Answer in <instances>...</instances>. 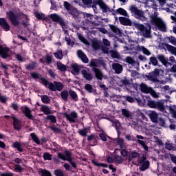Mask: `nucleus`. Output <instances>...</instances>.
Listing matches in <instances>:
<instances>
[{"label":"nucleus","instance_id":"nucleus-1","mask_svg":"<svg viewBox=\"0 0 176 176\" xmlns=\"http://www.w3.org/2000/svg\"><path fill=\"white\" fill-rule=\"evenodd\" d=\"M129 10L132 14H134L136 19L141 20V21H146V17H145V12L143 10L138 9V7L135 5H131L129 6Z\"/></svg>","mask_w":176,"mask_h":176},{"label":"nucleus","instance_id":"nucleus-2","mask_svg":"<svg viewBox=\"0 0 176 176\" xmlns=\"http://www.w3.org/2000/svg\"><path fill=\"white\" fill-rule=\"evenodd\" d=\"M133 27L140 31L144 38H151V25L146 27L144 24H140L138 23H134Z\"/></svg>","mask_w":176,"mask_h":176},{"label":"nucleus","instance_id":"nucleus-3","mask_svg":"<svg viewBox=\"0 0 176 176\" xmlns=\"http://www.w3.org/2000/svg\"><path fill=\"white\" fill-rule=\"evenodd\" d=\"M160 76V69L155 68L153 72L148 74L144 75V78H146L147 80L153 82V83H159L160 80L158 77Z\"/></svg>","mask_w":176,"mask_h":176},{"label":"nucleus","instance_id":"nucleus-4","mask_svg":"<svg viewBox=\"0 0 176 176\" xmlns=\"http://www.w3.org/2000/svg\"><path fill=\"white\" fill-rule=\"evenodd\" d=\"M6 16L13 27H18V25H20L19 14H16L14 12L10 10L6 12Z\"/></svg>","mask_w":176,"mask_h":176},{"label":"nucleus","instance_id":"nucleus-5","mask_svg":"<svg viewBox=\"0 0 176 176\" xmlns=\"http://www.w3.org/2000/svg\"><path fill=\"white\" fill-rule=\"evenodd\" d=\"M97 5L100 6V9H102L103 13H107L108 12H114L113 9L109 8L108 6L102 0H98L96 1L95 3H93L92 5V8L94 9V12L97 10Z\"/></svg>","mask_w":176,"mask_h":176},{"label":"nucleus","instance_id":"nucleus-6","mask_svg":"<svg viewBox=\"0 0 176 176\" xmlns=\"http://www.w3.org/2000/svg\"><path fill=\"white\" fill-rule=\"evenodd\" d=\"M63 6L65 9L67 10V12H68L69 14H71L72 16H73L74 19H76V17L79 16V12H78V9L75 8L74 6H72L71 3H69V2L64 1Z\"/></svg>","mask_w":176,"mask_h":176},{"label":"nucleus","instance_id":"nucleus-7","mask_svg":"<svg viewBox=\"0 0 176 176\" xmlns=\"http://www.w3.org/2000/svg\"><path fill=\"white\" fill-rule=\"evenodd\" d=\"M147 105H148V107H149V108H153L154 109H158V111H161V112H164V111L166 109L163 102H159V101L148 100Z\"/></svg>","mask_w":176,"mask_h":176},{"label":"nucleus","instance_id":"nucleus-8","mask_svg":"<svg viewBox=\"0 0 176 176\" xmlns=\"http://www.w3.org/2000/svg\"><path fill=\"white\" fill-rule=\"evenodd\" d=\"M138 164L140 165L139 169L140 171H145L148 170L151 166L149 160H146V155H143L138 160Z\"/></svg>","mask_w":176,"mask_h":176},{"label":"nucleus","instance_id":"nucleus-9","mask_svg":"<svg viewBox=\"0 0 176 176\" xmlns=\"http://www.w3.org/2000/svg\"><path fill=\"white\" fill-rule=\"evenodd\" d=\"M50 18L52 19V21H54V23H58V24H59L62 28L67 27V24L65 23V19L58 16V14L56 13L51 14L50 15Z\"/></svg>","mask_w":176,"mask_h":176},{"label":"nucleus","instance_id":"nucleus-10","mask_svg":"<svg viewBox=\"0 0 176 176\" xmlns=\"http://www.w3.org/2000/svg\"><path fill=\"white\" fill-rule=\"evenodd\" d=\"M10 52V48L8 47H3L0 44V57L3 60H12V56L9 52Z\"/></svg>","mask_w":176,"mask_h":176},{"label":"nucleus","instance_id":"nucleus-11","mask_svg":"<svg viewBox=\"0 0 176 176\" xmlns=\"http://www.w3.org/2000/svg\"><path fill=\"white\" fill-rule=\"evenodd\" d=\"M48 89L51 91H61L64 89V85H63V82L57 81H54V82H50Z\"/></svg>","mask_w":176,"mask_h":176},{"label":"nucleus","instance_id":"nucleus-12","mask_svg":"<svg viewBox=\"0 0 176 176\" xmlns=\"http://www.w3.org/2000/svg\"><path fill=\"white\" fill-rule=\"evenodd\" d=\"M58 157L61 159L62 160H67L69 162L70 164H72L74 162V160H72V153L68 150L65 151V155L63 154V153H58Z\"/></svg>","mask_w":176,"mask_h":176},{"label":"nucleus","instance_id":"nucleus-13","mask_svg":"<svg viewBox=\"0 0 176 176\" xmlns=\"http://www.w3.org/2000/svg\"><path fill=\"white\" fill-rule=\"evenodd\" d=\"M11 119L13 120L12 124L14 130H15V131H20L21 129H23V121H21V120H19L16 116H12Z\"/></svg>","mask_w":176,"mask_h":176},{"label":"nucleus","instance_id":"nucleus-14","mask_svg":"<svg viewBox=\"0 0 176 176\" xmlns=\"http://www.w3.org/2000/svg\"><path fill=\"white\" fill-rule=\"evenodd\" d=\"M63 116H65L70 123H75V119L78 118V113L75 111H72L70 114L65 112L63 113Z\"/></svg>","mask_w":176,"mask_h":176},{"label":"nucleus","instance_id":"nucleus-15","mask_svg":"<svg viewBox=\"0 0 176 176\" xmlns=\"http://www.w3.org/2000/svg\"><path fill=\"white\" fill-rule=\"evenodd\" d=\"M21 111L24 113L25 118L29 119L30 120H34V116H32V113L30 107L27 106H23L21 107Z\"/></svg>","mask_w":176,"mask_h":176},{"label":"nucleus","instance_id":"nucleus-16","mask_svg":"<svg viewBox=\"0 0 176 176\" xmlns=\"http://www.w3.org/2000/svg\"><path fill=\"white\" fill-rule=\"evenodd\" d=\"M0 27L3 31H6V32L10 31V25L6 18H0Z\"/></svg>","mask_w":176,"mask_h":176},{"label":"nucleus","instance_id":"nucleus-17","mask_svg":"<svg viewBox=\"0 0 176 176\" xmlns=\"http://www.w3.org/2000/svg\"><path fill=\"white\" fill-rule=\"evenodd\" d=\"M92 71L95 74V78H96L98 80H102V79H104V73H102V71H101V69L97 67H93Z\"/></svg>","mask_w":176,"mask_h":176},{"label":"nucleus","instance_id":"nucleus-18","mask_svg":"<svg viewBox=\"0 0 176 176\" xmlns=\"http://www.w3.org/2000/svg\"><path fill=\"white\" fill-rule=\"evenodd\" d=\"M77 55L78 58H80L84 64H87V63H89V58H87V56L85 54V52H83L82 50H77Z\"/></svg>","mask_w":176,"mask_h":176},{"label":"nucleus","instance_id":"nucleus-19","mask_svg":"<svg viewBox=\"0 0 176 176\" xmlns=\"http://www.w3.org/2000/svg\"><path fill=\"white\" fill-rule=\"evenodd\" d=\"M157 58L165 67H167V65H171V63H168V58H166L164 54H158L157 56Z\"/></svg>","mask_w":176,"mask_h":176},{"label":"nucleus","instance_id":"nucleus-20","mask_svg":"<svg viewBox=\"0 0 176 176\" xmlns=\"http://www.w3.org/2000/svg\"><path fill=\"white\" fill-rule=\"evenodd\" d=\"M112 68L115 71L116 74H119L123 72V66L120 63H114L112 64Z\"/></svg>","mask_w":176,"mask_h":176},{"label":"nucleus","instance_id":"nucleus-21","mask_svg":"<svg viewBox=\"0 0 176 176\" xmlns=\"http://www.w3.org/2000/svg\"><path fill=\"white\" fill-rule=\"evenodd\" d=\"M119 21L120 24H122V25H129V26L133 25V23L131 22V20L124 16H120Z\"/></svg>","mask_w":176,"mask_h":176},{"label":"nucleus","instance_id":"nucleus-22","mask_svg":"<svg viewBox=\"0 0 176 176\" xmlns=\"http://www.w3.org/2000/svg\"><path fill=\"white\" fill-rule=\"evenodd\" d=\"M148 116L153 123H157L159 116L157 115V113L156 111H149Z\"/></svg>","mask_w":176,"mask_h":176},{"label":"nucleus","instance_id":"nucleus-23","mask_svg":"<svg viewBox=\"0 0 176 176\" xmlns=\"http://www.w3.org/2000/svg\"><path fill=\"white\" fill-rule=\"evenodd\" d=\"M81 75H82L83 78H85L86 80H89V82L93 80V74L88 72L86 69H83L81 71Z\"/></svg>","mask_w":176,"mask_h":176},{"label":"nucleus","instance_id":"nucleus-24","mask_svg":"<svg viewBox=\"0 0 176 176\" xmlns=\"http://www.w3.org/2000/svg\"><path fill=\"white\" fill-rule=\"evenodd\" d=\"M68 97H69V91L67 89H63L60 92V98L65 101V102H68Z\"/></svg>","mask_w":176,"mask_h":176},{"label":"nucleus","instance_id":"nucleus-25","mask_svg":"<svg viewBox=\"0 0 176 176\" xmlns=\"http://www.w3.org/2000/svg\"><path fill=\"white\" fill-rule=\"evenodd\" d=\"M69 96L73 101H75V102H76L79 100V98L78 97V94H76V92L72 89L69 90Z\"/></svg>","mask_w":176,"mask_h":176},{"label":"nucleus","instance_id":"nucleus-26","mask_svg":"<svg viewBox=\"0 0 176 176\" xmlns=\"http://www.w3.org/2000/svg\"><path fill=\"white\" fill-rule=\"evenodd\" d=\"M116 14H121V16H127V11L122 8L117 9L116 12H113V16H116Z\"/></svg>","mask_w":176,"mask_h":176},{"label":"nucleus","instance_id":"nucleus-27","mask_svg":"<svg viewBox=\"0 0 176 176\" xmlns=\"http://www.w3.org/2000/svg\"><path fill=\"white\" fill-rule=\"evenodd\" d=\"M25 69H27L28 71H34V69L36 68V62L32 61V63L25 65Z\"/></svg>","mask_w":176,"mask_h":176},{"label":"nucleus","instance_id":"nucleus-28","mask_svg":"<svg viewBox=\"0 0 176 176\" xmlns=\"http://www.w3.org/2000/svg\"><path fill=\"white\" fill-rule=\"evenodd\" d=\"M40 111L41 112H43V113L45 115H48L49 116V115H50V113H52V111H50V108H49V107H47L45 104L41 105Z\"/></svg>","mask_w":176,"mask_h":176},{"label":"nucleus","instance_id":"nucleus-29","mask_svg":"<svg viewBox=\"0 0 176 176\" xmlns=\"http://www.w3.org/2000/svg\"><path fill=\"white\" fill-rule=\"evenodd\" d=\"M156 27H157V28L163 32H166V30H167V28L166 27V23L162 20L156 25Z\"/></svg>","mask_w":176,"mask_h":176},{"label":"nucleus","instance_id":"nucleus-30","mask_svg":"<svg viewBox=\"0 0 176 176\" xmlns=\"http://www.w3.org/2000/svg\"><path fill=\"white\" fill-rule=\"evenodd\" d=\"M22 16H23L25 20L22 21V25L24 27V28H27L30 25V17L24 14H22Z\"/></svg>","mask_w":176,"mask_h":176},{"label":"nucleus","instance_id":"nucleus-31","mask_svg":"<svg viewBox=\"0 0 176 176\" xmlns=\"http://www.w3.org/2000/svg\"><path fill=\"white\" fill-rule=\"evenodd\" d=\"M12 146L15 149H17L18 152H23V148H21V146H23V144H21L20 142H14L12 144Z\"/></svg>","mask_w":176,"mask_h":176},{"label":"nucleus","instance_id":"nucleus-32","mask_svg":"<svg viewBox=\"0 0 176 176\" xmlns=\"http://www.w3.org/2000/svg\"><path fill=\"white\" fill-rule=\"evenodd\" d=\"M30 137L35 144H37V145H41V140H39V138H38L35 133H30Z\"/></svg>","mask_w":176,"mask_h":176},{"label":"nucleus","instance_id":"nucleus-33","mask_svg":"<svg viewBox=\"0 0 176 176\" xmlns=\"http://www.w3.org/2000/svg\"><path fill=\"white\" fill-rule=\"evenodd\" d=\"M110 30L116 35H120L122 34L120 29L118 28V27L115 26V25H110Z\"/></svg>","mask_w":176,"mask_h":176},{"label":"nucleus","instance_id":"nucleus-34","mask_svg":"<svg viewBox=\"0 0 176 176\" xmlns=\"http://www.w3.org/2000/svg\"><path fill=\"white\" fill-rule=\"evenodd\" d=\"M71 67L73 69V72H74L76 75H78V74L80 72V67H79V65H78V64L73 63L71 65Z\"/></svg>","mask_w":176,"mask_h":176},{"label":"nucleus","instance_id":"nucleus-35","mask_svg":"<svg viewBox=\"0 0 176 176\" xmlns=\"http://www.w3.org/2000/svg\"><path fill=\"white\" fill-rule=\"evenodd\" d=\"M150 61L148 63V64H152V65H153L154 67H157L158 64H159V61L157 60V58L155 56H153L149 58Z\"/></svg>","mask_w":176,"mask_h":176},{"label":"nucleus","instance_id":"nucleus-36","mask_svg":"<svg viewBox=\"0 0 176 176\" xmlns=\"http://www.w3.org/2000/svg\"><path fill=\"white\" fill-rule=\"evenodd\" d=\"M151 21L152 23V24H155V25L158 23H160V21H162V19L159 17H157V16L156 15H151Z\"/></svg>","mask_w":176,"mask_h":176},{"label":"nucleus","instance_id":"nucleus-37","mask_svg":"<svg viewBox=\"0 0 176 176\" xmlns=\"http://www.w3.org/2000/svg\"><path fill=\"white\" fill-rule=\"evenodd\" d=\"M122 112V115H123V116H124L125 118H130L131 119V117L133 116V115H131V113H130V111L127 110L126 109H122L121 110Z\"/></svg>","mask_w":176,"mask_h":176},{"label":"nucleus","instance_id":"nucleus-38","mask_svg":"<svg viewBox=\"0 0 176 176\" xmlns=\"http://www.w3.org/2000/svg\"><path fill=\"white\" fill-rule=\"evenodd\" d=\"M41 101L43 104H50L52 100L47 95H43L41 96Z\"/></svg>","mask_w":176,"mask_h":176},{"label":"nucleus","instance_id":"nucleus-39","mask_svg":"<svg viewBox=\"0 0 176 176\" xmlns=\"http://www.w3.org/2000/svg\"><path fill=\"white\" fill-rule=\"evenodd\" d=\"M84 89L85 90H86V91H87V93H94V89L93 88V86H91V85L90 84H85Z\"/></svg>","mask_w":176,"mask_h":176},{"label":"nucleus","instance_id":"nucleus-40","mask_svg":"<svg viewBox=\"0 0 176 176\" xmlns=\"http://www.w3.org/2000/svg\"><path fill=\"white\" fill-rule=\"evenodd\" d=\"M54 56L58 60H62L63 57H64V55H63V51L60 50H58L56 52H54Z\"/></svg>","mask_w":176,"mask_h":176},{"label":"nucleus","instance_id":"nucleus-41","mask_svg":"<svg viewBox=\"0 0 176 176\" xmlns=\"http://www.w3.org/2000/svg\"><path fill=\"white\" fill-rule=\"evenodd\" d=\"M45 120H50V123H57V118H56V116L53 115L47 116Z\"/></svg>","mask_w":176,"mask_h":176},{"label":"nucleus","instance_id":"nucleus-42","mask_svg":"<svg viewBox=\"0 0 176 176\" xmlns=\"http://www.w3.org/2000/svg\"><path fill=\"white\" fill-rule=\"evenodd\" d=\"M110 54L113 58H120V54L116 50H111Z\"/></svg>","mask_w":176,"mask_h":176},{"label":"nucleus","instance_id":"nucleus-43","mask_svg":"<svg viewBox=\"0 0 176 176\" xmlns=\"http://www.w3.org/2000/svg\"><path fill=\"white\" fill-rule=\"evenodd\" d=\"M57 68L60 72H65L67 71V65L60 63L57 65Z\"/></svg>","mask_w":176,"mask_h":176},{"label":"nucleus","instance_id":"nucleus-44","mask_svg":"<svg viewBox=\"0 0 176 176\" xmlns=\"http://www.w3.org/2000/svg\"><path fill=\"white\" fill-rule=\"evenodd\" d=\"M156 123H157L161 127H166V120H164L163 118H158Z\"/></svg>","mask_w":176,"mask_h":176},{"label":"nucleus","instance_id":"nucleus-45","mask_svg":"<svg viewBox=\"0 0 176 176\" xmlns=\"http://www.w3.org/2000/svg\"><path fill=\"white\" fill-rule=\"evenodd\" d=\"M87 133H88L87 128H84L82 129L78 130V134H80V135H81V137H87Z\"/></svg>","mask_w":176,"mask_h":176},{"label":"nucleus","instance_id":"nucleus-46","mask_svg":"<svg viewBox=\"0 0 176 176\" xmlns=\"http://www.w3.org/2000/svg\"><path fill=\"white\" fill-rule=\"evenodd\" d=\"M165 47H166L168 52H170V53H174V51L175 50V47L173 46V45H170V44L168 43H166L165 44Z\"/></svg>","mask_w":176,"mask_h":176},{"label":"nucleus","instance_id":"nucleus-47","mask_svg":"<svg viewBox=\"0 0 176 176\" xmlns=\"http://www.w3.org/2000/svg\"><path fill=\"white\" fill-rule=\"evenodd\" d=\"M92 163H93V164H94V166H96L97 167H104V168L108 167L107 164L98 163V162H97V161L93 160Z\"/></svg>","mask_w":176,"mask_h":176},{"label":"nucleus","instance_id":"nucleus-48","mask_svg":"<svg viewBox=\"0 0 176 176\" xmlns=\"http://www.w3.org/2000/svg\"><path fill=\"white\" fill-rule=\"evenodd\" d=\"M89 66L92 68H97V67H98L97 59H91L89 63Z\"/></svg>","mask_w":176,"mask_h":176},{"label":"nucleus","instance_id":"nucleus-49","mask_svg":"<svg viewBox=\"0 0 176 176\" xmlns=\"http://www.w3.org/2000/svg\"><path fill=\"white\" fill-rule=\"evenodd\" d=\"M137 142H138L140 144V145L142 146L144 149L146 151V152H148V151L149 150V148L148 147V145H146V144L141 140H138Z\"/></svg>","mask_w":176,"mask_h":176},{"label":"nucleus","instance_id":"nucleus-50","mask_svg":"<svg viewBox=\"0 0 176 176\" xmlns=\"http://www.w3.org/2000/svg\"><path fill=\"white\" fill-rule=\"evenodd\" d=\"M35 16L38 20H47V18L45 16V14L37 12L35 14Z\"/></svg>","mask_w":176,"mask_h":176},{"label":"nucleus","instance_id":"nucleus-51","mask_svg":"<svg viewBox=\"0 0 176 176\" xmlns=\"http://www.w3.org/2000/svg\"><path fill=\"white\" fill-rule=\"evenodd\" d=\"M92 47L94 50H98L100 49V43L98 41H94L92 42Z\"/></svg>","mask_w":176,"mask_h":176},{"label":"nucleus","instance_id":"nucleus-52","mask_svg":"<svg viewBox=\"0 0 176 176\" xmlns=\"http://www.w3.org/2000/svg\"><path fill=\"white\" fill-rule=\"evenodd\" d=\"M30 75L33 79H41L42 78V75L39 74L38 72H32Z\"/></svg>","mask_w":176,"mask_h":176},{"label":"nucleus","instance_id":"nucleus-53","mask_svg":"<svg viewBox=\"0 0 176 176\" xmlns=\"http://www.w3.org/2000/svg\"><path fill=\"white\" fill-rule=\"evenodd\" d=\"M0 68H3L4 69V74L8 75V70L9 69V65H6L5 63H1L0 65Z\"/></svg>","mask_w":176,"mask_h":176},{"label":"nucleus","instance_id":"nucleus-54","mask_svg":"<svg viewBox=\"0 0 176 176\" xmlns=\"http://www.w3.org/2000/svg\"><path fill=\"white\" fill-rule=\"evenodd\" d=\"M54 174L56 176H65L64 175V172L61 169H56V170H54Z\"/></svg>","mask_w":176,"mask_h":176},{"label":"nucleus","instance_id":"nucleus-55","mask_svg":"<svg viewBox=\"0 0 176 176\" xmlns=\"http://www.w3.org/2000/svg\"><path fill=\"white\" fill-rule=\"evenodd\" d=\"M40 80H41V83L44 85L45 86V87H47V85H49V84L50 83V82H49V80H47L43 76L41 77Z\"/></svg>","mask_w":176,"mask_h":176},{"label":"nucleus","instance_id":"nucleus-56","mask_svg":"<svg viewBox=\"0 0 176 176\" xmlns=\"http://www.w3.org/2000/svg\"><path fill=\"white\" fill-rule=\"evenodd\" d=\"M98 65H102V67H107V64H105V60L102 59V58H99L97 59Z\"/></svg>","mask_w":176,"mask_h":176},{"label":"nucleus","instance_id":"nucleus-57","mask_svg":"<svg viewBox=\"0 0 176 176\" xmlns=\"http://www.w3.org/2000/svg\"><path fill=\"white\" fill-rule=\"evenodd\" d=\"M114 160L116 162H117L118 164H120V163H122L123 162V157H122V156L120 155H116L114 157Z\"/></svg>","mask_w":176,"mask_h":176},{"label":"nucleus","instance_id":"nucleus-58","mask_svg":"<svg viewBox=\"0 0 176 176\" xmlns=\"http://www.w3.org/2000/svg\"><path fill=\"white\" fill-rule=\"evenodd\" d=\"M15 58L20 63H24V61H25V58H24L23 56H21V55L20 54H17L16 55H15Z\"/></svg>","mask_w":176,"mask_h":176},{"label":"nucleus","instance_id":"nucleus-59","mask_svg":"<svg viewBox=\"0 0 176 176\" xmlns=\"http://www.w3.org/2000/svg\"><path fill=\"white\" fill-rule=\"evenodd\" d=\"M169 112L171 113L173 118L176 119V109L173 108V107H169Z\"/></svg>","mask_w":176,"mask_h":176},{"label":"nucleus","instance_id":"nucleus-60","mask_svg":"<svg viewBox=\"0 0 176 176\" xmlns=\"http://www.w3.org/2000/svg\"><path fill=\"white\" fill-rule=\"evenodd\" d=\"M43 157L44 160H52V155L49 153H44Z\"/></svg>","mask_w":176,"mask_h":176},{"label":"nucleus","instance_id":"nucleus-61","mask_svg":"<svg viewBox=\"0 0 176 176\" xmlns=\"http://www.w3.org/2000/svg\"><path fill=\"white\" fill-rule=\"evenodd\" d=\"M126 62L128 64H131L132 65L135 64V60L133 58H131L130 56L126 57Z\"/></svg>","mask_w":176,"mask_h":176},{"label":"nucleus","instance_id":"nucleus-62","mask_svg":"<svg viewBox=\"0 0 176 176\" xmlns=\"http://www.w3.org/2000/svg\"><path fill=\"white\" fill-rule=\"evenodd\" d=\"M23 168L21 167L20 164H15L14 166V171H17V173H21Z\"/></svg>","mask_w":176,"mask_h":176},{"label":"nucleus","instance_id":"nucleus-63","mask_svg":"<svg viewBox=\"0 0 176 176\" xmlns=\"http://www.w3.org/2000/svg\"><path fill=\"white\" fill-rule=\"evenodd\" d=\"M124 98H125V100H126V101H128V102H135V99H134V98L130 96H124Z\"/></svg>","mask_w":176,"mask_h":176},{"label":"nucleus","instance_id":"nucleus-64","mask_svg":"<svg viewBox=\"0 0 176 176\" xmlns=\"http://www.w3.org/2000/svg\"><path fill=\"white\" fill-rule=\"evenodd\" d=\"M169 39V42H170V43H172V45H174V46H176V38L175 37L170 36V37H168Z\"/></svg>","mask_w":176,"mask_h":176}]
</instances>
